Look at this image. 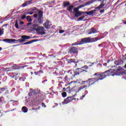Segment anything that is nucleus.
Here are the masks:
<instances>
[{"label":"nucleus","mask_w":126,"mask_h":126,"mask_svg":"<svg viewBox=\"0 0 126 126\" xmlns=\"http://www.w3.org/2000/svg\"><path fill=\"white\" fill-rule=\"evenodd\" d=\"M26 18L28 22H31L32 21V18H31V16H28Z\"/></svg>","instance_id":"nucleus-30"},{"label":"nucleus","mask_w":126,"mask_h":126,"mask_svg":"<svg viewBox=\"0 0 126 126\" xmlns=\"http://www.w3.org/2000/svg\"><path fill=\"white\" fill-rule=\"evenodd\" d=\"M27 66H28V65H26L24 66H18L16 64H14L13 66H12V67H13V68H14V69H20V68L23 69L24 68V67H26Z\"/></svg>","instance_id":"nucleus-13"},{"label":"nucleus","mask_w":126,"mask_h":126,"mask_svg":"<svg viewBox=\"0 0 126 126\" xmlns=\"http://www.w3.org/2000/svg\"><path fill=\"white\" fill-rule=\"evenodd\" d=\"M103 12H104V9L101 10L100 11V13H103Z\"/></svg>","instance_id":"nucleus-52"},{"label":"nucleus","mask_w":126,"mask_h":126,"mask_svg":"<svg viewBox=\"0 0 126 126\" xmlns=\"http://www.w3.org/2000/svg\"><path fill=\"white\" fill-rule=\"evenodd\" d=\"M33 38H36V36H33Z\"/></svg>","instance_id":"nucleus-61"},{"label":"nucleus","mask_w":126,"mask_h":126,"mask_svg":"<svg viewBox=\"0 0 126 126\" xmlns=\"http://www.w3.org/2000/svg\"><path fill=\"white\" fill-rule=\"evenodd\" d=\"M22 38H20L19 39H4L2 40L3 42H6L7 43H14V42H20V43H24V42H26V40H28L29 39H31V37L27 35H23L21 36Z\"/></svg>","instance_id":"nucleus-2"},{"label":"nucleus","mask_w":126,"mask_h":126,"mask_svg":"<svg viewBox=\"0 0 126 126\" xmlns=\"http://www.w3.org/2000/svg\"><path fill=\"white\" fill-rule=\"evenodd\" d=\"M80 42L81 43V45H83V44H87L88 43H90V37L82 38Z\"/></svg>","instance_id":"nucleus-8"},{"label":"nucleus","mask_w":126,"mask_h":126,"mask_svg":"<svg viewBox=\"0 0 126 126\" xmlns=\"http://www.w3.org/2000/svg\"><path fill=\"white\" fill-rule=\"evenodd\" d=\"M49 23H50V21L46 20V22L43 24V26L46 28V29H48L50 28V25H49Z\"/></svg>","instance_id":"nucleus-20"},{"label":"nucleus","mask_w":126,"mask_h":126,"mask_svg":"<svg viewBox=\"0 0 126 126\" xmlns=\"http://www.w3.org/2000/svg\"><path fill=\"white\" fill-rule=\"evenodd\" d=\"M41 100H42V94L38 92L35 95V101H41Z\"/></svg>","instance_id":"nucleus-14"},{"label":"nucleus","mask_w":126,"mask_h":126,"mask_svg":"<svg viewBox=\"0 0 126 126\" xmlns=\"http://www.w3.org/2000/svg\"><path fill=\"white\" fill-rule=\"evenodd\" d=\"M105 6V4L101 3L99 6L96 7L95 9L97 10H99V9H101V8H103Z\"/></svg>","instance_id":"nucleus-24"},{"label":"nucleus","mask_w":126,"mask_h":126,"mask_svg":"<svg viewBox=\"0 0 126 126\" xmlns=\"http://www.w3.org/2000/svg\"><path fill=\"white\" fill-rule=\"evenodd\" d=\"M85 94L87 95V94H88V91H85Z\"/></svg>","instance_id":"nucleus-50"},{"label":"nucleus","mask_w":126,"mask_h":126,"mask_svg":"<svg viewBox=\"0 0 126 126\" xmlns=\"http://www.w3.org/2000/svg\"><path fill=\"white\" fill-rule=\"evenodd\" d=\"M73 7H74V6H73V5H70L68 8H67V10H68V11H69L70 12H71V11H72V9L73 8Z\"/></svg>","instance_id":"nucleus-29"},{"label":"nucleus","mask_w":126,"mask_h":126,"mask_svg":"<svg viewBox=\"0 0 126 126\" xmlns=\"http://www.w3.org/2000/svg\"><path fill=\"white\" fill-rule=\"evenodd\" d=\"M107 72H108V71H105V72L102 73H95L93 75V76L97 77L96 78L97 81H99V80H103V79H104V78H106V77L108 76Z\"/></svg>","instance_id":"nucleus-5"},{"label":"nucleus","mask_w":126,"mask_h":126,"mask_svg":"<svg viewBox=\"0 0 126 126\" xmlns=\"http://www.w3.org/2000/svg\"><path fill=\"white\" fill-rule=\"evenodd\" d=\"M32 10H33V11H35H35L38 12V23H39V24H43V22H44V18L43 17V11L41 10L38 9L36 8H34L32 9Z\"/></svg>","instance_id":"nucleus-4"},{"label":"nucleus","mask_w":126,"mask_h":126,"mask_svg":"<svg viewBox=\"0 0 126 126\" xmlns=\"http://www.w3.org/2000/svg\"><path fill=\"white\" fill-rule=\"evenodd\" d=\"M34 73L35 75H38V72H36V71H34Z\"/></svg>","instance_id":"nucleus-51"},{"label":"nucleus","mask_w":126,"mask_h":126,"mask_svg":"<svg viewBox=\"0 0 126 126\" xmlns=\"http://www.w3.org/2000/svg\"><path fill=\"white\" fill-rule=\"evenodd\" d=\"M5 89H6V88H0V90L3 92V91H5Z\"/></svg>","instance_id":"nucleus-42"},{"label":"nucleus","mask_w":126,"mask_h":126,"mask_svg":"<svg viewBox=\"0 0 126 126\" xmlns=\"http://www.w3.org/2000/svg\"><path fill=\"white\" fill-rule=\"evenodd\" d=\"M76 95V94H74L73 96L67 97L66 98L64 99V101L62 102V104H63V105H65V104L70 103V102H72L73 100H76V98H74Z\"/></svg>","instance_id":"nucleus-6"},{"label":"nucleus","mask_w":126,"mask_h":126,"mask_svg":"<svg viewBox=\"0 0 126 126\" xmlns=\"http://www.w3.org/2000/svg\"><path fill=\"white\" fill-rule=\"evenodd\" d=\"M97 79L96 78H92L88 79V80H87L86 81H83L82 83L85 85L80 87L78 90V92L81 91L83 89H87V87H90L91 85H94L96 82H98Z\"/></svg>","instance_id":"nucleus-1"},{"label":"nucleus","mask_w":126,"mask_h":126,"mask_svg":"<svg viewBox=\"0 0 126 126\" xmlns=\"http://www.w3.org/2000/svg\"><path fill=\"white\" fill-rule=\"evenodd\" d=\"M68 74H69V75H74L75 74V71H73L71 70H69L68 71Z\"/></svg>","instance_id":"nucleus-28"},{"label":"nucleus","mask_w":126,"mask_h":126,"mask_svg":"<svg viewBox=\"0 0 126 126\" xmlns=\"http://www.w3.org/2000/svg\"><path fill=\"white\" fill-rule=\"evenodd\" d=\"M102 45H103V43H101L100 44H98V46L99 47H102Z\"/></svg>","instance_id":"nucleus-54"},{"label":"nucleus","mask_w":126,"mask_h":126,"mask_svg":"<svg viewBox=\"0 0 126 126\" xmlns=\"http://www.w3.org/2000/svg\"><path fill=\"white\" fill-rule=\"evenodd\" d=\"M76 76V75L75 74L74 75H70L69 74H68L67 75H66L64 78V81H67L68 80H70V79H73V78H74Z\"/></svg>","instance_id":"nucleus-12"},{"label":"nucleus","mask_w":126,"mask_h":126,"mask_svg":"<svg viewBox=\"0 0 126 126\" xmlns=\"http://www.w3.org/2000/svg\"><path fill=\"white\" fill-rule=\"evenodd\" d=\"M41 73H43V70H39L37 71V74H41Z\"/></svg>","instance_id":"nucleus-39"},{"label":"nucleus","mask_w":126,"mask_h":126,"mask_svg":"<svg viewBox=\"0 0 126 126\" xmlns=\"http://www.w3.org/2000/svg\"><path fill=\"white\" fill-rule=\"evenodd\" d=\"M74 59H68L67 60V62L69 63H74Z\"/></svg>","instance_id":"nucleus-34"},{"label":"nucleus","mask_w":126,"mask_h":126,"mask_svg":"<svg viewBox=\"0 0 126 126\" xmlns=\"http://www.w3.org/2000/svg\"><path fill=\"white\" fill-rule=\"evenodd\" d=\"M35 108H32V110H35Z\"/></svg>","instance_id":"nucleus-64"},{"label":"nucleus","mask_w":126,"mask_h":126,"mask_svg":"<svg viewBox=\"0 0 126 126\" xmlns=\"http://www.w3.org/2000/svg\"><path fill=\"white\" fill-rule=\"evenodd\" d=\"M33 0H29L28 1H26L24 3H23L22 5V7H25V6H27L28 4H31L32 3V1Z\"/></svg>","instance_id":"nucleus-16"},{"label":"nucleus","mask_w":126,"mask_h":126,"mask_svg":"<svg viewBox=\"0 0 126 126\" xmlns=\"http://www.w3.org/2000/svg\"><path fill=\"white\" fill-rule=\"evenodd\" d=\"M85 18V16H82V17H80L79 19H78V20H82L84 18Z\"/></svg>","instance_id":"nucleus-41"},{"label":"nucleus","mask_w":126,"mask_h":126,"mask_svg":"<svg viewBox=\"0 0 126 126\" xmlns=\"http://www.w3.org/2000/svg\"><path fill=\"white\" fill-rule=\"evenodd\" d=\"M8 25V24H5V25H3L2 26V27H5V26H7Z\"/></svg>","instance_id":"nucleus-49"},{"label":"nucleus","mask_w":126,"mask_h":126,"mask_svg":"<svg viewBox=\"0 0 126 126\" xmlns=\"http://www.w3.org/2000/svg\"><path fill=\"white\" fill-rule=\"evenodd\" d=\"M107 71V76H115L117 73L116 72H115V70H113L112 69H108V70H106Z\"/></svg>","instance_id":"nucleus-9"},{"label":"nucleus","mask_w":126,"mask_h":126,"mask_svg":"<svg viewBox=\"0 0 126 126\" xmlns=\"http://www.w3.org/2000/svg\"><path fill=\"white\" fill-rule=\"evenodd\" d=\"M1 35H3V31L0 30V36H1Z\"/></svg>","instance_id":"nucleus-38"},{"label":"nucleus","mask_w":126,"mask_h":126,"mask_svg":"<svg viewBox=\"0 0 126 126\" xmlns=\"http://www.w3.org/2000/svg\"><path fill=\"white\" fill-rule=\"evenodd\" d=\"M88 68H89V66L86 65L81 67V68H77L75 70V74L76 75H79L80 74H84L85 73H87V72H88V71H87Z\"/></svg>","instance_id":"nucleus-3"},{"label":"nucleus","mask_w":126,"mask_h":126,"mask_svg":"<svg viewBox=\"0 0 126 126\" xmlns=\"http://www.w3.org/2000/svg\"><path fill=\"white\" fill-rule=\"evenodd\" d=\"M123 61L121 60H118V61H115L114 62L115 64L116 65H121V64H123Z\"/></svg>","instance_id":"nucleus-21"},{"label":"nucleus","mask_w":126,"mask_h":126,"mask_svg":"<svg viewBox=\"0 0 126 126\" xmlns=\"http://www.w3.org/2000/svg\"><path fill=\"white\" fill-rule=\"evenodd\" d=\"M26 18V15H23L21 17V19H25Z\"/></svg>","instance_id":"nucleus-40"},{"label":"nucleus","mask_w":126,"mask_h":126,"mask_svg":"<svg viewBox=\"0 0 126 126\" xmlns=\"http://www.w3.org/2000/svg\"><path fill=\"white\" fill-rule=\"evenodd\" d=\"M13 70H14V68H13L12 66H11V67L6 68L5 70V71H6V72H8V71H12Z\"/></svg>","instance_id":"nucleus-25"},{"label":"nucleus","mask_w":126,"mask_h":126,"mask_svg":"<svg viewBox=\"0 0 126 126\" xmlns=\"http://www.w3.org/2000/svg\"><path fill=\"white\" fill-rule=\"evenodd\" d=\"M120 26H116L115 27V29L117 30V29H120Z\"/></svg>","instance_id":"nucleus-46"},{"label":"nucleus","mask_w":126,"mask_h":126,"mask_svg":"<svg viewBox=\"0 0 126 126\" xmlns=\"http://www.w3.org/2000/svg\"><path fill=\"white\" fill-rule=\"evenodd\" d=\"M96 11V10L95 9L94 10H92L90 11H88V12H83V13L84 14H87L88 15H93V14H94V13Z\"/></svg>","instance_id":"nucleus-17"},{"label":"nucleus","mask_w":126,"mask_h":126,"mask_svg":"<svg viewBox=\"0 0 126 126\" xmlns=\"http://www.w3.org/2000/svg\"><path fill=\"white\" fill-rule=\"evenodd\" d=\"M4 99V97L3 96L0 97V103L2 102V100Z\"/></svg>","instance_id":"nucleus-36"},{"label":"nucleus","mask_w":126,"mask_h":126,"mask_svg":"<svg viewBox=\"0 0 126 126\" xmlns=\"http://www.w3.org/2000/svg\"><path fill=\"white\" fill-rule=\"evenodd\" d=\"M35 111H37V110H40V107H38L37 108L35 109Z\"/></svg>","instance_id":"nucleus-57"},{"label":"nucleus","mask_w":126,"mask_h":126,"mask_svg":"<svg viewBox=\"0 0 126 126\" xmlns=\"http://www.w3.org/2000/svg\"><path fill=\"white\" fill-rule=\"evenodd\" d=\"M93 3V0H91V1L87 2L84 5L78 6L77 7L74 8L73 9L74 12H75V13H76L77 12H78V10H79V8L84 7V6H86V5H89L91 4V3Z\"/></svg>","instance_id":"nucleus-7"},{"label":"nucleus","mask_w":126,"mask_h":126,"mask_svg":"<svg viewBox=\"0 0 126 126\" xmlns=\"http://www.w3.org/2000/svg\"><path fill=\"white\" fill-rule=\"evenodd\" d=\"M32 27H33V29L34 30H37L36 29V27H38V25H37V24H33V25H32Z\"/></svg>","instance_id":"nucleus-35"},{"label":"nucleus","mask_w":126,"mask_h":126,"mask_svg":"<svg viewBox=\"0 0 126 126\" xmlns=\"http://www.w3.org/2000/svg\"><path fill=\"white\" fill-rule=\"evenodd\" d=\"M1 50H2V48L1 47H0V51H1Z\"/></svg>","instance_id":"nucleus-60"},{"label":"nucleus","mask_w":126,"mask_h":126,"mask_svg":"<svg viewBox=\"0 0 126 126\" xmlns=\"http://www.w3.org/2000/svg\"><path fill=\"white\" fill-rule=\"evenodd\" d=\"M122 3H120L119 4H118L117 6V7H119L120 6V5H122Z\"/></svg>","instance_id":"nucleus-56"},{"label":"nucleus","mask_w":126,"mask_h":126,"mask_svg":"<svg viewBox=\"0 0 126 126\" xmlns=\"http://www.w3.org/2000/svg\"><path fill=\"white\" fill-rule=\"evenodd\" d=\"M34 12H31L30 13H28V14H30V15H32Z\"/></svg>","instance_id":"nucleus-48"},{"label":"nucleus","mask_w":126,"mask_h":126,"mask_svg":"<svg viewBox=\"0 0 126 126\" xmlns=\"http://www.w3.org/2000/svg\"><path fill=\"white\" fill-rule=\"evenodd\" d=\"M20 25H22L24 24V22H21L20 23Z\"/></svg>","instance_id":"nucleus-53"},{"label":"nucleus","mask_w":126,"mask_h":126,"mask_svg":"<svg viewBox=\"0 0 126 126\" xmlns=\"http://www.w3.org/2000/svg\"><path fill=\"white\" fill-rule=\"evenodd\" d=\"M38 39H34L32 40H31L30 41L25 42L23 44V45H29L30 44H31L32 43H34V42H37Z\"/></svg>","instance_id":"nucleus-19"},{"label":"nucleus","mask_w":126,"mask_h":126,"mask_svg":"<svg viewBox=\"0 0 126 126\" xmlns=\"http://www.w3.org/2000/svg\"><path fill=\"white\" fill-rule=\"evenodd\" d=\"M99 40V38L98 37H90V42L92 43L93 42H97Z\"/></svg>","instance_id":"nucleus-23"},{"label":"nucleus","mask_w":126,"mask_h":126,"mask_svg":"<svg viewBox=\"0 0 126 126\" xmlns=\"http://www.w3.org/2000/svg\"><path fill=\"white\" fill-rule=\"evenodd\" d=\"M115 4H118V3H115Z\"/></svg>","instance_id":"nucleus-62"},{"label":"nucleus","mask_w":126,"mask_h":126,"mask_svg":"<svg viewBox=\"0 0 126 126\" xmlns=\"http://www.w3.org/2000/svg\"><path fill=\"white\" fill-rule=\"evenodd\" d=\"M38 92L36 91L35 90L31 91L30 93H29V96L31 97V96H35L36 94L38 93Z\"/></svg>","instance_id":"nucleus-18"},{"label":"nucleus","mask_w":126,"mask_h":126,"mask_svg":"<svg viewBox=\"0 0 126 126\" xmlns=\"http://www.w3.org/2000/svg\"><path fill=\"white\" fill-rule=\"evenodd\" d=\"M64 31H63V30H60V31H59V33H60V34H62V33H64Z\"/></svg>","instance_id":"nucleus-44"},{"label":"nucleus","mask_w":126,"mask_h":126,"mask_svg":"<svg viewBox=\"0 0 126 126\" xmlns=\"http://www.w3.org/2000/svg\"><path fill=\"white\" fill-rule=\"evenodd\" d=\"M21 79H24V77H20V78H19V80H21Z\"/></svg>","instance_id":"nucleus-58"},{"label":"nucleus","mask_w":126,"mask_h":126,"mask_svg":"<svg viewBox=\"0 0 126 126\" xmlns=\"http://www.w3.org/2000/svg\"><path fill=\"white\" fill-rule=\"evenodd\" d=\"M27 25H31V23H29L27 24Z\"/></svg>","instance_id":"nucleus-59"},{"label":"nucleus","mask_w":126,"mask_h":126,"mask_svg":"<svg viewBox=\"0 0 126 126\" xmlns=\"http://www.w3.org/2000/svg\"><path fill=\"white\" fill-rule=\"evenodd\" d=\"M2 92H0V94H1Z\"/></svg>","instance_id":"nucleus-63"},{"label":"nucleus","mask_w":126,"mask_h":126,"mask_svg":"<svg viewBox=\"0 0 126 126\" xmlns=\"http://www.w3.org/2000/svg\"><path fill=\"white\" fill-rule=\"evenodd\" d=\"M99 0L102 4L105 3V2H106V1H107V0Z\"/></svg>","instance_id":"nucleus-37"},{"label":"nucleus","mask_w":126,"mask_h":126,"mask_svg":"<svg viewBox=\"0 0 126 126\" xmlns=\"http://www.w3.org/2000/svg\"><path fill=\"white\" fill-rule=\"evenodd\" d=\"M69 4H70V3H69V1H63V5L64 8L67 7V6H68V5H69Z\"/></svg>","instance_id":"nucleus-22"},{"label":"nucleus","mask_w":126,"mask_h":126,"mask_svg":"<svg viewBox=\"0 0 126 126\" xmlns=\"http://www.w3.org/2000/svg\"><path fill=\"white\" fill-rule=\"evenodd\" d=\"M69 52L70 54H76V53L78 52V49L74 46H73L69 50Z\"/></svg>","instance_id":"nucleus-11"},{"label":"nucleus","mask_w":126,"mask_h":126,"mask_svg":"<svg viewBox=\"0 0 126 126\" xmlns=\"http://www.w3.org/2000/svg\"><path fill=\"white\" fill-rule=\"evenodd\" d=\"M88 33L89 35L91 34H95L98 33V31H97V29H95V28H92L88 31Z\"/></svg>","instance_id":"nucleus-10"},{"label":"nucleus","mask_w":126,"mask_h":126,"mask_svg":"<svg viewBox=\"0 0 126 126\" xmlns=\"http://www.w3.org/2000/svg\"><path fill=\"white\" fill-rule=\"evenodd\" d=\"M22 111L23 113H27V112H28V108H27L26 106H23L22 108Z\"/></svg>","instance_id":"nucleus-26"},{"label":"nucleus","mask_w":126,"mask_h":126,"mask_svg":"<svg viewBox=\"0 0 126 126\" xmlns=\"http://www.w3.org/2000/svg\"><path fill=\"white\" fill-rule=\"evenodd\" d=\"M61 95L62 97H63V98H65V97H66L67 94L66 92H64L61 94Z\"/></svg>","instance_id":"nucleus-32"},{"label":"nucleus","mask_w":126,"mask_h":126,"mask_svg":"<svg viewBox=\"0 0 126 126\" xmlns=\"http://www.w3.org/2000/svg\"><path fill=\"white\" fill-rule=\"evenodd\" d=\"M41 105L42 107H44V108H46V106L44 102H42Z\"/></svg>","instance_id":"nucleus-43"},{"label":"nucleus","mask_w":126,"mask_h":126,"mask_svg":"<svg viewBox=\"0 0 126 126\" xmlns=\"http://www.w3.org/2000/svg\"><path fill=\"white\" fill-rule=\"evenodd\" d=\"M79 45H81L80 41H78L76 42L73 43L71 44V46H78Z\"/></svg>","instance_id":"nucleus-27"},{"label":"nucleus","mask_w":126,"mask_h":126,"mask_svg":"<svg viewBox=\"0 0 126 126\" xmlns=\"http://www.w3.org/2000/svg\"><path fill=\"white\" fill-rule=\"evenodd\" d=\"M15 27L16 28V29H19V26H18V22L17 20L15 23Z\"/></svg>","instance_id":"nucleus-31"},{"label":"nucleus","mask_w":126,"mask_h":126,"mask_svg":"<svg viewBox=\"0 0 126 126\" xmlns=\"http://www.w3.org/2000/svg\"><path fill=\"white\" fill-rule=\"evenodd\" d=\"M122 21H123V23H124L126 25V21L123 20Z\"/></svg>","instance_id":"nucleus-55"},{"label":"nucleus","mask_w":126,"mask_h":126,"mask_svg":"<svg viewBox=\"0 0 126 126\" xmlns=\"http://www.w3.org/2000/svg\"><path fill=\"white\" fill-rule=\"evenodd\" d=\"M45 30V28L42 27L40 29H37L36 30V31H38V33L40 34V35H45L46 34V32H41L44 31Z\"/></svg>","instance_id":"nucleus-15"},{"label":"nucleus","mask_w":126,"mask_h":126,"mask_svg":"<svg viewBox=\"0 0 126 126\" xmlns=\"http://www.w3.org/2000/svg\"><path fill=\"white\" fill-rule=\"evenodd\" d=\"M33 17L34 18H37V17H38V14H35L34 15H33Z\"/></svg>","instance_id":"nucleus-45"},{"label":"nucleus","mask_w":126,"mask_h":126,"mask_svg":"<svg viewBox=\"0 0 126 126\" xmlns=\"http://www.w3.org/2000/svg\"><path fill=\"white\" fill-rule=\"evenodd\" d=\"M85 96H86V94L83 95L82 96L80 97V99H83L84 97H85Z\"/></svg>","instance_id":"nucleus-47"},{"label":"nucleus","mask_w":126,"mask_h":126,"mask_svg":"<svg viewBox=\"0 0 126 126\" xmlns=\"http://www.w3.org/2000/svg\"><path fill=\"white\" fill-rule=\"evenodd\" d=\"M81 15V13L79 12H77V13H75V17H78V16H80Z\"/></svg>","instance_id":"nucleus-33"}]
</instances>
